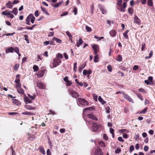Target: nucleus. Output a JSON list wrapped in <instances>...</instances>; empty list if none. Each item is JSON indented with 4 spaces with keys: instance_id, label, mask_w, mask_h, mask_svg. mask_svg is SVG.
Returning a JSON list of instances; mask_svg holds the SVG:
<instances>
[{
    "instance_id": "1",
    "label": "nucleus",
    "mask_w": 155,
    "mask_h": 155,
    "mask_svg": "<svg viewBox=\"0 0 155 155\" xmlns=\"http://www.w3.org/2000/svg\"><path fill=\"white\" fill-rule=\"evenodd\" d=\"M97 118L93 114H89L87 119H85L86 124L88 126L91 124H92V126L91 129V131L96 132L99 127L96 123H93L92 121V120H97Z\"/></svg>"
},
{
    "instance_id": "2",
    "label": "nucleus",
    "mask_w": 155,
    "mask_h": 155,
    "mask_svg": "<svg viewBox=\"0 0 155 155\" xmlns=\"http://www.w3.org/2000/svg\"><path fill=\"white\" fill-rule=\"evenodd\" d=\"M61 62V61L58 58L54 59L51 61L50 67L51 68H54L58 66Z\"/></svg>"
},
{
    "instance_id": "3",
    "label": "nucleus",
    "mask_w": 155,
    "mask_h": 155,
    "mask_svg": "<svg viewBox=\"0 0 155 155\" xmlns=\"http://www.w3.org/2000/svg\"><path fill=\"white\" fill-rule=\"evenodd\" d=\"M78 104L80 106L84 107L86 105H88V102L87 101L78 98L77 101Z\"/></svg>"
},
{
    "instance_id": "4",
    "label": "nucleus",
    "mask_w": 155,
    "mask_h": 155,
    "mask_svg": "<svg viewBox=\"0 0 155 155\" xmlns=\"http://www.w3.org/2000/svg\"><path fill=\"white\" fill-rule=\"evenodd\" d=\"M94 109V108L92 107H88L84 109L83 110V113L84 115L83 117L84 119H86L87 116L89 114H88V113H89V111L93 110Z\"/></svg>"
},
{
    "instance_id": "5",
    "label": "nucleus",
    "mask_w": 155,
    "mask_h": 155,
    "mask_svg": "<svg viewBox=\"0 0 155 155\" xmlns=\"http://www.w3.org/2000/svg\"><path fill=\"white\" fill-rule=\"evenodd\" d=\"M93 155H103L102 151L98 148H94L92 151Z\"/></svg>"
},
{
    "instance_id": "6",
    "label": "nucleus",
    "mask_w": 155,
    "mask_h": 155,
    "mask_svg": "<svg viewBox=\"0 0 155 155\" xmlns=\"http://www.w3.org/2000/svg\"><path fill=\"white\" fill-rule=\"evenodd\" d=\"M68 89L69 94L73 97L76 98L79 96L77 93L76 91H74L71 88H69Z\"/></svg>"
},
{
    "instance_id": "7",
    "label": "nucleus",
    "mask_w": 155,
    "mask_h": 155,
    "mask_svg": "<svg viewBox=\"0 0 155 155\" xmlns=\"http://www.w3.org/2000/svg\"><path fill=\"white\" fill-rule=\"evenodd\" d=\"M123 96L128 101L133 103L134 102L133 100L127 94H124L123 95Z\"/></svg>"
},
{
    "instance_id": "8",
    "label": "nucleus",
    "mask_w": 155,
    "mask_h": 155,
    "mask_svg": "<svg viewBox=\"0 0 155 155\" xmlns=\"http://www.w3.org/2000/svg\"><path fill=\"white\" fill-rule=\"evenodd\" d=\"M92 47L94 50V54H96L99 50L98 46L97 45L94 44L92 45Z\"/></svg>"
},
{
    "instance_id": "9",
    "label": "nucleus",
    "mask_w": 155,
    "mask_h": 155,
    "mask_svg": "<svg viewBox=\"0 0 155 155\" xmlns=\"http://www.w3.org/2000/svg\"><path fill=\"white\" fill-rule=\"evenodd\" d=\"M98 7L103 14H105L106 13V10L103 6L101 4H99L98 5Z\"/></svg>"
},
{
    "instance_id": "10",
    "label": "nucleus",
    "mask_w": 155,
    "mask_h": 155,
    "mask_svg": "<svg viewBox=\"0 0 155 155\" xmlns=\"http://www.w3.org/2000/svg\"><path fill=\"white\" fill-rule=\"evenodd\" d=\"M134 23L140 25L141 23V21L140 19L137 16H135L134 18Z\"/></svg>"
},
{
    "instance_id": "11",
    "label": "nucleus",
    "mask_w": 155,
    "mask_h": 155,
    "mask_svg": "<svg viewBox=\"0 0 155 155\" xmlns=\"http://www.w3.org/2000/svg\"><path fill=\"white\" fill-rule=\"evenodd\" d=\"M44 73L45 71L44 70H41L38 73L37 76L38 78H41L43 76Z\"/></svg>"
},
{
    "instance_id": "12",
    "label": "nucleus",
    "mask_w": 155,
    "mask_h": 155,
    "mask_svg": "<svg viewBox=\"0 0 155 155\" xmlns=\"http://www.w3.org/2000/svg\"><path fill=\"white\" fill-rule=\"evenodd\" d=\"M24 101L25 103L26 104L31 103L32 102L28 98L25 96L24 97Z\"/></svg>"
},
{
    "instance_id": "13",
    "label": "nucleus",
    "mask_w": 155,
    "mask_h": 155,
    "mask_svg": "<svg viewBox=\"0 0 155 155\" xmlns=\"http://www.w3.org/2000/svg\"><path fill=\"white\" fill-rule=\"evenodd\" d=\"M92 73V71L91 70L87 71L86 70H84L83 71V75H86L87 74L90 75Z\"/></svg>"
},
{
    "instance_id": "14",
    "label": "nucleus",
    "mask_w": 155,
    "mask_h": 155,
    "mask_svg": "<svg viewBox=\"0 0 155 155\" xmlns=\"http://www.w3.org/2000/svg\"><path fill=\"white\" fill-rule=\"evenodd\" d=\"M13 50L14 48L12 47H10L6 49L5 52L6 53H8L9 52L12 53L13 52Z\"/></svg>"
},
{
    "instance_id": "15",
    "label": "nucleus",
    "mask_w": 155,
    "mask_h": 155,
    "mask_svg": "<svg viewBox=\"0 0 155 155\" xmlns=\"http://www.w3.org/2000/svg\"><path fill=\"white\" fill-rule=\"evenodd\" d=\"M25 107L27 109L30 110H35V108L28 105H25Z\"/></svg>"
},
{
    "instance_id": "16",
    "label": "nucleus",
    "mask_w": 155,
    "mask_h": 155,
    "mask_svg": "<svg viewBox=\"0 0 155 155\" xmlns=\"http://www.w3.org/2000/svg\"><path fill=\"white\" fill-rule=\"evenodd\" d=\"M41 8L42 11L45 14L48 15H50L49 13L47 12L45 7L43 6H41Z\"/></svg>"
},
{
    "instance_id": "17",
    "label": "nucleus",
    "mask_w": 155,
    "mask_h": 155,
    "mask_svg": "<svg viewBox=\"0 0 155 155\" xmlns=\"http://www.w3.org/2000/svg\"><path fill=\"white\" fill-rule=\"evenodd\" d=\"M6 5L7 8H11L13 7L12 3L10 1H9L7 3H6Z\"/></svg>"
},
{
    "instance_id": "18",
    "label": "nucleus",
    "mask_w": 155,
    "mask_h": 155,
    "mask_svg": "<svg viewBox=\"0 0 155 155\" xmlns=\"http://www.w3.org/2000/svg\"><path fill=\"white\" fill-rule=\"evenodd\" d=\"M83 43V41L82 39L81 38H79V41L78 42H77L76 43V46L78 47H80V45L82 44Z\"/></svg>"
},
{
    "instance_id": "19",
    "label": "nucleus",
    "mask_w": 155,
    "mask_h": 155,
    "mask_svg": "<svg viewBox=\"0 0 155 155\" xmlns=\"http://www.w3.org/2000/svg\"><path fill=\"white\" fill-rule=\"evenodd\" d=\"M12 103L17 105H19L21 104V102L16 99H13Z\"/></svg>"
},
{
    "instance_id": "20",
    "label": "nucleus",
    "mask_w": 155,
    "mask_h": 155,
    "mask_svg": "<svg viewBox=\"0 0 155 155\" xmlns=\"http://www.w3.org/2000/svg\"><path fill=\"white\" fill-rule=\"evenodd\" d=\"M39 150L40 152L42 153L43 154L45 155V151L44 150V148L41 147L40 146L39 147Z\"/></svg>"
},
{
    "instance_id": "21",
    "label": "nucleus",
    "mask_w": 155,
    "mask_h": 155,
    "mask_svg": "<svg viewBox=\"0 0 155 155\" xmlns=\"http://www.w3.org/2000/svg\"><path fill=\"white\" fill-rule=\"evenodd\" d=\"M37 86L42 89H44L45 87V85L41 83H37Z\"/></svg>"
},
{
    "instance_id": "22",
    "label": "nucleus",
    "mask_w": 155,
    "mask_h": 155,
    "mask_svg": "<svg viewBox=\"0 0 155 155\" xmlns=\"http://www.w3.org/2000/svg\"><path fill=\"white\" fill-rule=\"evenodd\" d=\"M21 114L23 115H26L30 116L31 115H33L34 114L33 113H31L29 112L26 111L22 113Z\"/></svg>"
},
{
    "instance_id": "23",
    "label": "nucleus",
    "mask_w": 155,
    "mask_h": 155,
    "mask_svg": "<svg viewBox=\"0 0 155 155\" xmlns=\"http://www.w3.org/2000/svg\"><path fill=\"white\" fill-rule=\"evenodd\" d=\"M35 19V18L34 16L32 14H29L27 17L26 19H29V20H30L32 19Z\"/></svg>"
},
{
    "instance_id": "24",
    "label": "nucleus",
    "mask_w": 155,
    "mask_h": 155,
    "mask_svg": "<svg viewBox=\"0 0 155 155\" xmlns=\"http://www.w3.org/2000/svg\"><path fill=\"white\" fill-rule=\"evenodd\" d=\"M110 34L111 36L114 37L115 36L116 34V31L115 30H111L110 31Z\"/></svg>"
},
{
    "instance_id": "25",
    "label": "nucleus",
    "mask_w": 155,
    "mask_h": 155,
    "mask_svg": "<svg viewBox=\"0 0 155 155\" xmlns=\"http://www.w3.org/2000/svg\"><path fill=\"white\" fill-rule=\"evenodd\" d=\"M18 93L21 94H23L24 92V91L22 89L21 87L17 89Z\"/></svg>"
},
{
    "instance_id": "26",
    "label": "nucleus",
    "mask_w": 155,
    "mask_h": 155,
    "mask_svg": "<svg viewBox=\"0 0 155 155\" xmlns=\"http://www.w3.org/2000/svg\"><path fill=\"white\" fill-rule=\"evenodd\" d=\"M63 2L62 1H61L58 2L55 4L54 6V8H57L58 7L59 5H61Z\"/></svg>"
},
{
    "instance_id": "27",
    "label": "nucleus",
    "mask_w": 155,
    "mask_h": 155,
    "mask_svg": "<svg viewBox=\"0 0 155 155\" xmlns=\"http://www.w3.org/2000/svg\"><path fill=\"white\" fill-rule=\"evenodd\" d=\"M117 8L121 12H124L125 11L124 8L122 6L117 7Z\"/></svg>"
},
{
    "instance_id": "28",
    "label": "nucleus",
    "mask_w": 155,
    "mask_h": 155,
    "mask_svg": "<svg viewBox=\"0 0 155 155\" xmlns=\"http://www.w3.org/2000/svg\"><path fill=\"white\" fill-rule=\"evenodd\" d=\"M12 12L13 14H14L15 15H16L17 14L18 12L17 8H14L13 9L12 11Z\"/></svg>"
},
{
    "instance_id": "29",
    "label": "nucleus",
    "mask_w": 155,
    "mask_h": 155,
    "mask_svg": "<svg viewBox=\"0 0 155 155\" xmlns=\"http://www.w3.org/2000/svg\"><path fill=\"white\" fill-rule=\"evenodd\" d=\"M2 14L5 15H8L10 14V12H8L7 10H5L2 12Z\"/></svg>"
},
{
    "instance_id": "30",
    "label": "nucleus",
    "mask_w": 155,
    "mask_h": 155,
    "mask_svg": "<svg viewBox=\"0 0 155 155\" xmlns=\"http://www.w3.org/2000/svg\"><path fill=\"white\" fill-rule=\"evenodd\" d=\"M19 64H15L13 67V69L15 71H17L19 67Z\"/></svg>"
},
{
    "instance_id": "31",
    "label": "nucleus",
    "mask_w": 155,
    "mask_h": 155,
    "mask_svg": "<svg viewBox=\"0 0 155 155\" xmlns=\"http://www.w3.org/2000/svg\"><path fill=\"white\" fill-rule=\"evenodd\" d=\"M105 110L106 112L108 114H109L110 112V108L109 107H105Z\"/></svg>"
},
{
    "instance_id": "32",
    "label": "nucleus",
    "mask_w": 155,
    "mask_h": 155,
    "mask_svg": "<svg viewBox=\"0 0 155 155\" xmlns=\"http://www.w3.org/2000/svg\"><path fill=\"white\" fill-rule=\"evenodd\" d=\"M98 59H99V58H98V55L97 54H96V55L94 57V62L95 63L98 62V61H99Z\"/></svg>"
},
{
    "instance_id": "33",
    "label": "nucleus",
    "mask_w": 155,
    "mask_h": 155,
    "mask_svg": "<svg viewBox=\"0 0 155 155\" xmlns=\"http://www.w3.org/2000/svg\"><path fill=\"white\" fill-rule=\"evenodd\" d=\"M116 60L118 61H122V57L121 55H118Z\"/></svg>"
},
{
    "instance_id": "34",
    "label": "nucleus",
    "mask_w": 155,
    "mask_h": 155,
    "mask_svg": "<svg viewBox=\"0 0 155 155\" xmlns=\"http://www.w3.org/2000/svg\"><path fill=\"white\" fill-rule=\"evenodd\" d=\"M136 95L137 97L141 100H143V99L142 96L141 95V94L139 93H137Z\"/></svg>"
},
{
    "instance_id": "35",
    "label": "nucleus",
    "mask_w": 155,
    "mask_h": 155,
    "mask_svg": "<svg viewBox=\"0 0 155 155\" xmlns=\"http://www.w3.org/2000/svg\"><path fill=\"white\" fill-rule=\"evenodd\" d=\"M122 2V0H117V7L120 6H122L121 4Z\"/></svg>"
},
{
    "instance_id": "36",
    "label": "nucleus",
    "mask_w": 155,
    "mask_h": 155,
    "mask_svg": "<svg viewBox=\"0 0 155 155\" xmlns=\"http://www.w3.org/2000/svg\"><path fill=\"white\" fill-rule=\"evenodd\" d=\"M53 39L57 43H61V41L60 39L56 37L54 38Z\"/></svg>"
},
{
    "instance_id": "37",
    "label": "nucleus",
    "mask_w": 155,
    "mask_h": 155,
    "mask_svg": "<svg viewBox=\"0 0 155 155\" xmlns=\"http://www.w3.org/2000/svg\"><path fill=\"white\" fill-rule=\"evenodd\" d=\"M129 31L128 30H127L124 33L123 35L124 37L125 38H128V36L127 35V34L128 33V31Z\"/></svg>"
},
{
    "instance_id": "38",
    "label": "nucleus",
    "mask_w": 155,
    "mask_h": 155,
    "mask_svg": "<svg viewBox=\"0 0 155 155\" xmlns=\"http://www.w3.org/2000/svg\"><path fill=\"white\" fill-rule=\"evenodd\" d=\"M147 4L149 6H152L153 5L152 0H148Z\"/></svg>"
},
{
    "instance_id": "39",
    "label": "nucleus",
    "mask_w": 155,
    "mask_h": 155,
    "mask_svg": "<svg viewBox=\"0 0 155 155\" xmlns=\"http://www.w3.org/2000/svg\"><path fill=\"white\" fill-rule=\"evenodd\" d=\"M147 107L145 108L143 110H141L140 112V114H144L147 111Z\"/></svg>"
},
{
    "instance_id": "40",
    "label": "nucleus",
    "mask_w": 155,
    "mask_h": 155,
    "mask_svg": "<svg viewBox=\"0 0 155 155\" xmlns=\"http://www.w3.org/2000/svg\"><path fill=\"white\" fill-rule=\"evenodd\" d=\"M56 57L62 59L63 57V56L62 54L60 53H58V54L56 56Z\"/></svg>"
},
{
    "instance_id": "41",
    "label": "nucleus",
    "mask_w": 155,
    "mask_h": 155,
    "mask_svg": "<svg viewBox=\"0 0 155 155\" xmlns=\"http://www.w3.org/2000/svg\"><path fill=\"white\" fill-rule=\"evenodd\" d=\"M24 37L25 38V40L27 41V43L28 44L29 43V40L28 39V36L27 35H24Z\"/></svg>"
},
{
    "instance_id": "42",
    "label": "nucleus",
    "mask_w": 155,
    "mask_h": 155,
    "mask_svg": "<svg viewBox=\"0 0 155 155\" xmlns=\"http://www.w3.org/2000/svg\"><path fill=\"white\" fill-rule=\"evenodd\" d=\"M33 69L35 71H37L38 70V68L37 66L34 65L33 67Z\"/></svg>"
},
{
    "instance_id": "43",
    "label": "nucleus",
    "mask_w": 155,
    "mask_h": 155,
    "mask_svg": "<svg viewBox=\"0 0 155 155\" xmlns=\"http://www.w3.org/2000/svg\"><path fill=\"white\" fill-rule=\"evenodd\" d=\"M13 51L17 53H18L19 52V49L17 47L14 48Z\"/></svg>"
},
{
    "instance_id": "44",
    "label": "nucleus",
    "mask_w": 155,
    "mask_h": 155,
    "mask_svg": "<svg viewBox=\"0 0 155 155\" xmlns=\"http://www.w3.org/2000/svg\"><path fill=\"white\" fill-rule=\"evenodd\" d=\"M134 150V146L133 145H131L130 147L129 151L131 153Z\"/></svg>"
},
{
    "instance_id": "45",
    "label": "nucleus",
    "mask_w": 155,
    "mask_h": 155,
    "mask_svg": "<svg viewBox=\"0 0 155 155\" xmlns=\"http://www.w3.org/2000/svg\"><path fill=\"white\" fill-rule=\"evenodd\" d=\"M86 29L87 31L89 32L91 31V28L87 25L85 26Z\"/></svg>"
},
{
    "instance_id": "46",
    "label": "nucleus",
    "mask_w": 155,
    "mask_h": 155,
    "mask_svg": "<svg viewBox=\"0 0 155 155\" xmlns=\"http://www.w3.org/2000/svg\"><path fill=\"white\" fill-rule=\"evenodd\" d=\"M119 132L120 133H123L124 132H126L127 133L129 132V131H127L125 129H124L120 130H119Z\"/></svg>"
},
{
    "instance_id": "47",
    "label": "nucleus",
    "mask_w": 155,
    "mask_h": 155,
    "mask_svg": "<svg viewBox=\"0 0 155 155\" xmlns=\"http://www.w3.org/2000/svg\"><path fill=\"white\" fill-rule=\"evenodd\" d=\"M99 145L101 146L102 147H105V144L103 141H101L99 143Z\"/></svg>"
},
{
    "instance_id": "48",
    "label": "nucleus",
    "mask_w": 155,
    "mask_h": 155,
    "mask_svg": "<svg viewBox=\"0 0 155 155\" xmlns=\"http://www.w3.org/2000/svg\"><path fill=\"white\" fill-rule=\"evenodd\" d=\"M107 69H108V70L110 72H111L112 71V68L111 66V65H109L107 66Z\"/></svg>"
},
{
    "instance_id": "49",
    "label": "nucleus",
    "mask_w": 155,
    "mask_h": 155,
    "mask_svg": "<svg viewBox=\"0 0 155 155\" xmlns=\"http://www.w3.org/2000/svg\"><path fill=\"white\" fill-rule=\"evenodd\" d=\"M103 138L105 140H107L108 139V137L107 135L105 134H103Z\"/></svg>"
},
{
    "instance_id": "50",
    "label": "nucleus",
    "mask_w": 155,
    "mask_h": 155,
    "mask_svg": "<svg viewBox=\"0 0 155 155\" xmlns=\"http://www.w3.org/2000/svg\"><path fill=\"white\" fill-rule=\"evenodd\" d=\"M15 87L17 89H18L21 87V85L20 83H18L16 85Z\"/></svg>"
},
{
    "instance_id": "51",
    "label": "nucleus",
    "mask_w": 155,
    "mask_h": 155,
    "mask_svg": "<svg viewBox=\"0 0 155 155\" xmlns=\"http://www.w3.org/2000/svg\"><path fill=\"white\" fill-rule=\"evenodd\" d=\"M15 33V32H14L12 33H8L6 35H2V36H4L5 35H6V36H10L13 35Z\"/></svg>"
},
{
    "instance_id": "52",
    "label": "nucleus",
    "mask_w": 155,
    "mask_h": 155,
    "mask_svg": "<svg viewBox=\"0 0 155 155\" xmlns=\"http://www.w3.org/2000/svg\"><path fill=\"white\" fill-rule=\"evenodd\" d=\"M128 12L130 14H132L133 12V10L130 8H128Z\"/></svg>"
},
{
    "instance_id": "53",
    "label": "nucleus",
    "mask_w": 155,
    "mask_h": 155,
    "mask_svg": "<svg viewBox=\"0 0 155 155\" xmlns=\"http://www.w3.org/2000/svg\"><path fill=\"white\" fill-rule=\"evenodd\" d=\"M138 91L141 92H142L143 93H145L146 91L145 90L143 89V88H140L138 89Z\"/></svg>"
},
{
    "instance_id": "54",
    "label": "nucleus",
    "mask_w": 155,
    "mask_h": 155,
    "mask_svg": "<svg viewBox=\"0 0 155 155\" xmlns=\"http://www.w3.org/2000/svg\"><path fill=\"white\" fill-rule=\"evenodd\" d=\"M66 85L68 86H70L72 84V82L71 81H68L66 82Z\"/></svg>"
},
{
    "instance_id": "55",
    "label": "nucleus",
    "mask_w": 155,
    "mask_h": 155,
    "mask_svg": "<svg viewBox=\"0 0 155 155\" xmlns=\"http://www.w3.org/2000/svg\"><path fill=\"white\" fill-rule=\"evenodd\" d=\"M121 151V150L119 148H117L115 151L116 153H118Z\"/></svg>"
},
{
    "instance_id": "56",
    "label": "nucleus",
    "mask_w": 155,
    "mask_h": 155,
    "mask_svg": "<svg viewBox=\"0 0 155 155\" xmlns=\"http://www.w3.org/2000/svg\"><path fill=\"white\" fill-rule=\"evenodd\" d=\"M54 35V32H50L49 33L48 35V37H51V36H53Z\"/></svg>"
},
{
    "instance_id": "57",
    "label": "nucleus",
    "mask_w": 155,
    "mask_h": 155,
    "mask_svg": "<svg viewBox=\"0 0 155 155\" xmlns=\"http://www.w3.org/2000/svg\"><path fill=\"white\" fill-rule=\"evenodd\" d=\"M28 96L32 100H34L35 98V96H31L29 94H28Z\"/></svg>"
},
{
    "instance_id": "58",
    "label": "nucleus",
    "mask_w": 155,
    "mask_h": 155,
    "mask_svg": "<svg viewBox=\"0 0 155 155\" xmlns=\"http://www.w3.org/2000/svg\"><path fill=\"white\" fill-rule=\"evenodd\" d=\"M73 12L74 13V14L76 15L77 13V9L76 8H75L73 11Z\"/></svg>"
},
{
    "instance_id": "59",
    "label": "nucleus",
    "mask_w": 155,
    "mask_h": 155,
    "mask_svg": "<svg viewBox=\"0 0 155 155\" xmlns=\"http://www.w3.org/2000/svg\"><path fill=\"white\" fill-rule=\"evenodd\" d=\"M64 58L66 59H68V55L66 53H64Z\"/></svg>"
},
{
    "instance_id": "60",
    "label": "nucleus",
    "mask_w": 155,
    "mask_h": 155,
    "mask_svg": "<svg viewBox=\"0 0 155 155\" xmlns=\"http://www.w3.org/2000/svg\"><path fill=\"white\" fill-rule=\"evenodd\" d=\"M20 81V79L19 78H16L15 81V82L16 84H18V83H19Z\"/></svg>"
},
{
    "instance_id": "61",
    "label": "nucleus",
    "mask_w": 155,
    "mask_h": 155,
    "mask_svg": "<svg viewBox=\"0 0 155 155\" xmlns=\"http://www.w3.org/2000/svg\"><path fill=\"white\" fill-rule=\"evenodd\" d=\"M138 68H139V67L138 66L135 65L134 66L133 69V70H136L137 69H138Z\"/></svg>"
},
{
    "instance_id": "62",
    "label": "nucleus",
    "mask_w": 155,
    "mask_h": 155,
    "mask_svg": "<svg viewBox=\"0 0 155 155\" xmlns=\"http://www.w3.org/2000/svg\"><path fill=\"white\" fill-rule=\"evenodd\" d=\"M118 140L119 141L122 142H123L124 141V140L123 139L122 137H119L118 138Z\"/></svg>"
},
{
    "instance_id": "63",
    "label": "nucleus",
    "mask_w": 155,
    "mask_h": 155,
    "mask_svg": "<svg viewBox=\"0 0 155 155\" xmlns=\"http://www.w3.org/2000/svg\"><path fill=\"white\" fill-rule=\"evenodd\" d=\"M35 15L36 17H38L39 16V14L38 13V10L35 11Z\"/></svg>"
},
{
    "instance_id": "64",
    "label": "nucleus",
    "mask_w": 155,
    "mask_h": 155,
    "mask_svg": "<svg viewBox=\"0 0 155 155\" xmlns=\"http://www.w3.org/2000/svg\"><path fill=\"white\" fill-rule=\"evenodd\" d=\"M151 83L152 80H153V77L151 76H149L148 78V80Z\"/></svg>"
}]
</instances>
